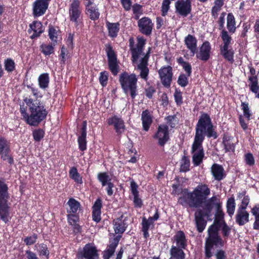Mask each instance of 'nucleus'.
I'll list each match as a JSON object with an SVG mask.
<instances>
[{"instance_id":"nucleus-1","label":"nucleus","mask_w":259,"mask_h":259,"mask_svg":"<svg viewBox=\"0 0 259 259\" xmlns=\"http://www.w3.org/2000/svg\"><path fill=\"white\" fill-rule=\"evenodd\" d=\"M210 194V190L208 186L203 183L199 184L193 191L188 194V203L190 207H201L202 210H197L195 213V220L197 230L201 232L206 226L204 216L208 215L213 207L215 201L217 200L215 196L208 199Z\"/></svg>"},{"instance_id":"nucleus-2","label":"nucleus","mask_w":259,"mask_h":259,"mask_svg":"<svg viewBox=\"0 0 259 259\" xmlns=\"http://www.w3.org/2000/svg\"><path fill=\"white\" fill-rule=\"evenodd\" d=\"M205 136L208 138H217L209 116L207 114L203 113L200 116L196 125L195 135L191 148L193 163L195 166L199 165L204 157V153L202 144Z\"/></svg>"},{"instance_id":"nucleus-3","label":"nucleus","mask_w":259,"mask_h":259,"mask_svg":"<svg viewBox=\"0 0 259 259\" xmlns=\"http://www.w3.org/2000/svg\"><path fill=\"white\" fill-rule=\"evenodd\" d=\"M137 47L134 48V40L133 38L129 40L130 46L132 52L133 62L135 64V69L139 71V76L145 81H147L149 73L148 67L149 52L146 55L143 53V48L145 44V39L142 37H137Z\"/></svg>"},{"instance_id":"nucleus-4","label":"nucleus","mask_w":259,"mask_h":259,"mask_svg":"<svg viewBox=\"0 0 259 259\" xmlns=\"http://www.w3.org/2000/svg\"><path fill=\"white\" fill-rule=\"evenodd\" d=\"M24 101L29 107L30 112L29 117H27V123L30 125H37L46 117L47 111L39 100L26 98Z\"/></svg>"},{"instance_id":"nucleus-5","label":"nucleus","mask_w":259,"mask_h":259,"mask_svg":"<svg viewBox=\"0 0 259 259\" xmlns=\"http://www.w3.org/2000/svg\"><path fill=\"white\" fill-rule=\"evenodd\" d=\"M138 78L134 73L128 74L124 72L119 76V82L124 93L134 99L137 95Z\"/></svg>"},{"instance_id":"nucleus-6","label":"nucleus","mask_w":259,"mask_h":259,"mask_svg":"<svg viewBox=\"0 0 259 259\" xmlns=\"http://www.w3.org/2000/svg\"><path fill=\"white\" fill-rule=\"evenodd\" d=\"M208 237L206 238L205 246L206 257L209 258L212 256V250L213 246H222L224 242L218 235V228L215 225H211L208 230Z\"/></svg>"},{"instance_id":"nucleus-7","label":"nucleus","mask_w":259,"mask_h":259,"mask_svg":"<svg viewBox=\"0 0 259 259\" xmlns=\"http://www.w3.org/2000/svg\"><path fill=\"white\" fill-rule=\"evenodd\" d=\"M9 195L6 184L0 181V218L7 223L10 219L8 200Z\"/></svg>"},{"instance_id":"nucleus-8","label":"nucleus","mask_w":259,"mask_h":259,"mask_svg":"<svg viewBox=\"0 0 259 259\" xmlns=\"http://www.w3.org/2000/svg\"><path fill=\"white\" fill-rule=\"evenodd\" d=\"M78 259H96L98 257L96 247L92 244H87L80 249L77 254Z\"/></svg>"},{"instance_id":"nucleus-9","label":"nucleus","mask_w":259,"mask_h":259,"mask_svg":"<svg viewBox=\"0 0 259 259\" xmlns=\"http://www.w3.org/2000/svg\"><path fill=\"white\" fill-rule=\"evenodd\" d=\"M106 52L108 57V65L110 71L114 75L119 71L116 56L110 45H106Z\"/></svg>"},{"instance_id":"nucleus-10","label":"nucleus","mask_w":259,"mask_h":259,"mask_svg":"<svg viewBox=\"0 0 259 259\" xmlns=\"http://www.w3.org/2000/svg\"><path fill=\"white\" fill-rule=\"evenodd\" d=\"M79 0H72L70 4L69 14L70 19L76 24L78 23V19L81 14Z\"/></svg>"},{"instance_id":"nucleus-11","label":"nucleus","mask_w":259,"mask_h":259,"mask_svg":"<svg viewBox=\"0 0 259 259\" xmlns=\"http://www.w3.org/2000/svg\"><path fill=\"white\" fill-rule=\"evenodd\" d=\"M161 82L165 87H169L170 85L172 78V68L168 66L163 67L158 71Z\"/></svg>"},{"instance_id":"nucleus-12","label":"nucleus","mask_w":259,"mask_h":259,"mask_svg":"<svg viewBox=\"0 0 259 259\" xmlns=\"http://www.w3.org/2000/svg\"><path fill=\"white\" fill-rule=\"evenodd\" d=\"M154 138L157 139L160 145H164L169 139L168 127L164 124L159 125Z\"/></svg>"},{"instance_id":"nucleus-13","label":"nucleus","mask_w":259,"mask_h":259,"mask_svg":"<svg viewBox=\"0 0 259 259\" xmlns=\"http://www.w3.org/2000/svg\"><path fill=\"white\" fill-rule=\"evenodd\" d=\"M51 0H36L33 4V12L34 16L42 15L48 8Z\"/></svg>"},{"instance_id":"nucleus-14","label":"nucleus","mask_w":259,"mask_h":259,"mask_svg":"<svg viewBox=\"0 0 259 259\" xmlns=\"http://www.w3.org/2000/svg\"><path fill=\"white\" fill-rule=\"evenodd\" d=\"M191 0L177 1L175 4L177 12L180 15L186 16L191 12Z\"/></svg>"},{"instance_id":"nucleus-15","label":"nucleus","mask_w":259,"mask_h":259,"mask_svg":"<svg viewBox=\"0 0 259 259\" xmlns=\"http://www.w3.org/2000/svg\"><path fill=\"white\" fill-rule=\"evenodd\" d=\"M153 25L151 20L146 17L143 18L138 21L140 31L145 35L151 34Z\"/></svg>"},{"instance_id":"nucleus-16","label":"nucleus","mask_w":259,"mask_h":259,"mask_svg":"<svg viewBox=\"0 0 259 259\" xmlns=\"http://www.w3.org/2000/svg\"><path fill=\"white\" fill-rule=\"evenodd\" d=\"M249 213L245 209L238 208L235 214V222L239 226H243L249 221Z\"/></svg>"},{"instance_id":"nucleus-17","label":"nucleus","mask_w":259,"mask_h":259,"mask_svg":"<svg viewBox=\"0 0 259 259\" xmlns=\"http://www.w3.org/2000/svg\"><path fill=\"white\" fill-rule=\"evenodd\" d=\"M211 46L209 42L205 41L203 43L200 48L199 53L197 55V58L203 61H207L210 57Z\"/></svg>"},{"instance_id":"nucleus-18","label":"nucleus","mask_w":259,"mask_h":259,"mask_svg":"<svg viewBox=\"0 0 259 259\" xmlns=\"http://www.w3.org/2000/svg\"><path fill=\"white\" fill-rule=\"evenodd\" d=\"M108 124L109 125H113L116 133L118 134H121L125 130L123 120L116 116L109 118L108 119Z\"/></svg>"},{"instance_id":"nucleus-19","label":"nucleus","mask_w":259,"mask_h":259,"mask_svg":"<svg viewBox=\"0 0 259 259\" xmlns=\"http://www.w3.org/2000/svg\"><path fill=\"white\" fill-rule=\"evenodd\" d=\"M120 238V236H117L110 242L107 249L104 251V259H109L113 254L115 249L118 244Z\"/></svg>"},{"instance_id":"nucleus-20","label":"nucleus","mask_w":259,"mask_h":259,"mask_svg":"<svg viewBox=\"0 0 259 259\" xmlns=\"http://www.w3.org/2000/svg\"><path fill=\"white\" fill-rule=\"evenodd\" d=\"M187 242L185 234L182 231H178L174 236V244H175V246L185 248Z\"/></svg>"},{"instance_id":"nucleus-21","label":"nucleus","mask_w":259,"mask_h":259,"mask_svg":"<svg viewBox=\"0 0 259 259\" xmlns=\"http://www.w3.org/2000/svg\"><path fill=\"white\" fill-rule=\"evenodd\" d=\"M185 44L187 48L193 54H195L197 51V39L195 36L189 34L185 38Z\"/></svg>"},{"instance_id":"nucleus-22","label":"nucleus","mask_w":259,"mask_h":259,"mask_svg":"<svg viewBox=\"0 0 259 259\" xmlns=\"http://www.w3.org/2000/svg\"><path fill=\"white\" fill-rule=\"evenodd\" d=\"M102 206V201L101 199H98L95 201L93 206V220L97 223L101 221V209Z\"/></svg>"},{"instance_id":"nucleus-23","label":"nucleus","mask_w":259,"mask_h":259,"mask_svg":"<svg viewBox=\"0 0 259 259\" xmlns=\"http://www.w3.org/2000/svg\"><path fill=\"white\" fill-rule=\"evenodd\" d=\"M29 33L33 32L30 37L33 39L38 36L42 32V25L40 22L34 21L32 24H30V29L28 30Z\"/></svg>"},{"instance_id":"nucleus-24","label":"nucleus","mask_w":259,"mask_h":259,"mask_svg":"<svg viewBox=\"0 0 259 259\" xmlns=\"http://www.w3.org/2000/svg\"><path fill=\"white\" fill-rule=\"evenodd\" d=\"M86 128H87V122L85 121L83 122L82 132L81 136L78 138V142L79 144V149L81 151H84L87 148L86 142Z\"/></svg>"},{"instance_id":"nucleus-25","label":"nucleus","mask_w":259,"mask_h":259,"mask_svg":"<svg viewBox=\"0 0 259 259\" xmlns=\"http://www.w3.org/2000/svg\"><path fill=\"white\" fill-rule=\"evenodd\" d=\"M141 118L143 128L145 131H147L152 121L151 114L148 110L144 111L142 113Z\"/></svg>"},{"instance_id":"nucleus-26","label":"nucleus","mask_w":259,"mask_h":259,"mask_svg":"<svg viewBox=\"0 0 259 259\" xmlns=\"http://www.w3.org/2000/svg\"><path fill=\"white\" fill-rule=\"evenodd\" d=\"M183 249L173 245L170 250V257L169 259H184L185 254Z\"/></svg>"},{"instance_id":"nucleus-27","label":"nucleus","mask_w":259,"mask_h":259,"mask_svg":"<svg viewBox=\"0 0 259 259\" xmlns=\"http://www.w3.org/2000/svg\"><path fill=\"white\" fill-rule=\"evenodd\" d=\"M211 173L215 180H221L224 178V169L223 167L217 164H214L211 168Z\"/></svg>"},{"instance_id":"nucleus-28","label":"nucleus","mask_w":259,"mask_h":259,"mask_svg":"<svg viewBox=\"0 0 259 259\" xmlns=\"http://www.w3.org/2000/svg\"><path fill=\"white\" fill-rule=\"evenodd\" d=\"M153 223L152 218H149L148 219H146L145 218L143 219L142 222V231L145 239H147L149 236L148 231L153 226Z\"/></svg>"},{"instance_id":"nucleus-29","label":"nucleus","mask_w":259,"mask_h":259,"mask_svg":"<svg viewBox=\"0 0 259 259\" xmlns=\"http://www.w3.org/2000/svg\"><path fill=\"white\" fill-rule=\"evenodd\" d=\"M69 208H67L68 213L75 214L80 208V203L74 198H70L67 202Z\"/></svg>"},{"instance_id":"nucleus-30","label":"nucleus","mask_w":259,"mask_h":259,"mask_svg":"<svg viewBox=\"0 0 259 259\" xmlns=\"http://www.w3.org/2000/svg\"><path fill=\"white\" fill-rule=\"evenodd\" d=\"M106 26L108 30L109 35L111 37H115L117 35L119 30V24L118 23H106Z\"/></svg>"},{"instance_id":"nucleus-31","label":"nucleus","mask_w":259,"mask_h":259,"mask_svg":"<svg viewBox=\"0 0 259 259\" xmlns=\"http://www.w3.org/2000/svg\"><path fill=\"white\" fill-rule=\"evenodd\" d=\"M114 230L116 234L123 233L126 228L125 224L120 219H117L114 220Z\"/></svg>"},{"instance_id":"nucleus-32","label":"nucleus","mask_w":259,"mask_h":259,"mask_svg":"<svg viewBox=\"0 0 259 259\" xmlns=\"http://www.w3.org/2000/svg\"><path fill=\"white\" fill-rule=\"evenodd\" d=\"M85 12L87 15L92 20H95L99 18L100 13L98 11V9L96 7L90 6L85 8Z\"/></svg>"},{"instance_id":"nucleus-33","label":"nucleus","mask_w":259,"mask_h":259,"mask_svg":"<svg viewBox=\"0 0 259 259\" xmlns=\"http://www.w3.org/2000/svg\"><path fill=\"white\" fill-rule=\"evenodd\" d=\"M223 144L226 151H234L235 145L233 139L230 137L225 136L223 138Z\"/></svg>"},{"instance_id":"nucleus-34","label":"nucleus","mask_w":259,"mask_h":259,"mask_svg":"<svg viewBox=\"0 0 259 259\" xmlns=\"http://www.w3.org/2000/svg\"><path fill=\"white\" fill-rule=\"evenodd\" d=\"M215 207L217 210V220L216 223L217 225L222 224L223 222H225L224 219V213L221 209V205L220 203L218 202V200L215 201L214 205L213 207Z\"/></svg>"},{"instance_id":"nucleus-35","label":"nucleus","mask_w":259,"mask_h":259,"mask_svg":"<svg viewBox=\"0 0 259 259\" xmlns=\"http://www.w3.org/2000/svg\"><path fill=\"white\" fill-rule=\"evenodd\" d=\"M225 0H214L213 6L211 9L212 16L216 18L218 17V12H220L224 4Z\"/></svg>"},{"instance_id":"nucleus-36","label":"nucleus","mask_w":259,"mask_h":259,"mask_svg":"<svg viewBox=\"0 0 259 259\" xmlns=\"http://www.w3.org/2000/svg\"><path fill=\"white\" fill-rule=\"evenodd\" d=\"M227 27L229 31L233 33L235 32L236 27L235 20L234 16L231 13H229L227 18Z\"/></svg>"},{"instance_id":"nucleus-37","label":"nucleus","mask_w":259,"mask_h":259,"mask_svg":"<svg viewBox=\"0 0 259 259\" xmlns=\"http://www.w3.org/2000/svg\"><path fill=\"white\" fill-rule=\"evenodd\" d=\"M249 87L251 91L256 94V97L259 98V86L257 78L254 76L249 77Z\"/></svg>"},{"instance_id":"nucleus-38","label":"nucleus","mask_w":259,"mask_h":259,"mask_svg":"<svg viewBox=\"0 0 259 259\" xmlns=\"http://www.w3.org/2000/svg\"><path fill=\"white\" fill-rule=\"evenodd\" d=\"M223 44L221 47H229L232 40V37L229 35L228 32L225 29H223L221 35Z\"/></svg>"},{"instance_id":"nucleus-39","label":"nucleus","mask_w":259,"mask_h":259,"mask_svg":"<svg viewBox=\"0 0 259 259\" xmlns=\"http://www.w3.org/2000/svg\"><path fill=\"white\" fill-rule=\"evenodd\" d=\"M35 247L36 248V250L39 252V255L40 256H44L45 258H47L49 256V251L48 249V247L46 244H37L35 246Z\"/></svg>"},{"instance_id":"nucleus-40","label":"nucleus","mask_w":259,"mask_h":259,"mask_svg":"<svg viewBox=\"0 0 259 259\" xmlns=\"http://www.w3.org/2000/svg\"><path fill=\"white\" fill-rule=\"evenodd\" d=\"M221 53L223 57L229 61H232L233 60V51L229 49V47H221Z\"/></svg>"},{"instance_id":"nucleus-41","label":"nucleus","mask_w":259,"mask_h":259,"mask_svg":"<svg viewBox=\"0 0 259 259\" xmlns=\"http://www.w3.org/2000/svg\"><path fill=\"white\" fill-rule=\"evenodd\" d=\"M236 207V203L234 198L231 197L228 199L227 202V213L230 217H232L234 214Z\"/></svg>"},{"instance_id":"nucleus-42","label":"nucleus","mask_w":259,"mask_h":259,"mask_svg":"<svg viewBox=\"0 0 259 259\" xmlns=\"http://www.w3.org/2000/svg\"><path fill=\"white\" fill-rule=\"evenodd\" d=\"M39 85L40 88L45 89L48 87L49 82V75L47 73H43L38 77Z\"/></svg>"},{"instance_id":"nucleus-43","label":"nucleus","mask_w":259,"mask_h":259,"mask_svg":"<svg viewBox=\"0 0 259 259\" xmlns=\"http://www.w3.org/2000/svg\"><path fill=\"white\" fill-rule=\"evenodd\" d=\"M98 179L101 183L102 186H105L109 183H111V179L106 172H101L98 175Z\"/></svg>"},{"instance_id":"nucleus-44","label":"nucleus","mask_w":259,"mask_h":259,"mask_svg":"<svg viewBox=\"0 0 259 259\" xmlns=\"http://www.w3.org/2000/svg\"><path fill=\"white\" fill-rule=\"evenodd\" d=\"M70 177L74 180L77 183L81 184L82 183V178L77 172V169L72 167L69 171Z\"/></svg>"},{"instance_id":"nucleus-45","label":"nucleus","mask_w":259,"mask_h":259,"mask_svg":"<svg viewBox=\"0 0 259 259\" xmlns=\"http://www.w3.org/2000/svg\"><path fill=\"white\" fill-rule=\"evenodd\" d=\"M55 43L52 45L42 44L40 46V49L42 53L45 55H50L54 53V46Z\"/></svg>"},{"instance_id":"nucleus-46","label":"nucleus","mask_w":259,"mask_h":259,"mask_svg":"<svg viewBox=\"0 0 259 259\" xmlns=\"http://www.w3.org/2000/svg\"><path fill=\"white\" fill-rule=\"evenodd\" d=\"M59 33L60 32L58 30L54 27H50L49 29V36L51 40L54 42L53 43L55 44L57 42Z\"/></svg>"},{"instance_id":"nucleus-47","label":"nucleus","mask_w":259,"mask_h":259,"mask_svg":"<svg viewBox=\"0 0 259 259\" xmlns=\"http://www.w3.org/2000/svg\"><path fill=\"white\" fill-rule=\"evenodd\" d=\"M189 160L186 156H183L180 161V171L186 172L189 170Z\"/></svg>"},{"instance_id":"nucleus-48","label":"nucleus","mask_w":259,"mask_h":259,"mask_svg":"<svg viewBox=\"0 0 259 259\" xmlns=\"http://www.w3.org/2000/svg\"><path fill=\"white\" fill-rule=\"evenodd\" d=\"M15 62L11 59H8L5 61V68L8 72H12L15 69Z\"/></svg>"},{"instance_id":"nucleus-49","label":"nucleus","mask_w":259,"mask_h":259,"mask_svg":"<svg viewBox=\"0 0 259 259\" xmlns=\"http://www.w3.org/2000/svg\"><path fill=\"white\" fill-rule=\"evenodd\" d=\"M218 225L222 229L224 236L227 237L230 233L231 228L227 225L226 222H223Z\"/></svg>"},{"instance_id":"nucleus-50","label":"nucleus","mask_w":259,"mask_h":259,"mask_svg":"<svg viewBox=\"0 0 259 259\" xmlns=\"http://www.w3.org/2000/svg\"><path fill=\"white\" fill-rule=\"evenodd\" d=\"M190 76H188L187 75L181 74L179 76L178 82L179 85L181 87H185L188 84V77Z\"/></svg>"},{"instance_id":"nucleus-51","label":"nucleus","mask_w":259,"mask_h":259,"mask_svg":"<svg viewBox=\"0 0 259 259\" xmlns=\"http://www.w3.org/2000/svg\"><path fill=\"white\" fill-rule=\"evenodd\" d=\"M1 158L5 161H7L9 163L12 164L13 163V158L9 155V151H4L0 152Z\"/></svg>"},{"instance_id":"nucleus-52","label":"nucleus","mask_w":259,"mask_h":259,"mask_svg":"<svg viewBox=\"0 0 259 259\" xmlns=\"http://www.w3.org/2000/svg\"><path fill=\"white\" fill-rule=\"evenodd\" d=\"M170 1L169 0H164L162 2L161 11L162 15L165 16L169 8Z\"/></svg>"},{"instance_id":"nucleus-53","label":"nucleus","mask_w":259,"mask_h":259,"mask_svg":"<svg viewBox=\"0 0 259 259\" xmlns=\"http://www.w3.org/2000/svg\"><path fill=\"white\" fill-rule=\"evenodd\" d=\"M44 132L41 130H37L33 131V136L34 140L39 141L44 137Z\"/></svg>"},{"instance_id":"nucleus-54","label":"nucleus","mask_w":259,"mask_h":259,"mask_svg":"<svg viewBox=\"0 0 259 259\" xmlns=\"http://www.w3.org/2000/svg\"><path fill=\"white\" fill-rule=\"evenodd\" d=\"M9 150L8 142L3 138H0V152Z\"/></svg>"},{"instance_id":"nucleus-55","label":"nucleus","mask_w":259,"mask_h":259,"mask_svg":"<svg viewBox=\"0 0 259 259\" xmlns=\"http://www.w3.org/2000/svg\"><path fill=\"white\" fill-rule=\"evenodd\" d=\"M245 160L246 163L250 166L254 164V159L252 154L247 153L245 155Z\"/></svg>"},{"instance_id":"nucleus-56","label":"nucleus","mask_w":259,"mask_h":259,"mask_svg":"<svg viewBox=\"0 0 259 259\" xmlns=\"http://www.w3.org/2000/svg\"><path fill=\"white\" fill-rule=\"evenodd\" d=\"M37 238V235L34 234L31 236L26 237L24 241L26 245H31L36 242Z\"/></svg>"},{"instance_id":"nucleus-57","label":"nucleus","mask_w":259,"mask_h":259,"mask_svg":"<svg viewBox=\"0 0 259 259\" xmlns=\"http://www.w3.org/2000/svg\"><path fill=\"white\" fill-rule=\"evenodd\" d=\"M242 107L244 116L248 120H249L250 114L249 113L248 104L242 103Z\"/></svg>"},{"instance_id":"nucleus-58","label":"nucleus","mask_w":259,"mask_h":259,"mask_svg":"<svg viewBox=\"0 0 259 259\" xmlns=\"http://www.w3.org/2000/svg\"><path fill=\"white\" fill-rule=\"evenodd\" d=\"M174 97L177 104H181L182 103V94L181 92L176 90L174 94Z\"/></svg>"},{"instance_id":"nucleus-59","label":"nucleus","mask_w":259,"mask_h":259,"mask_svg":"<svg viewBox=\"0 0 259 259\" xmlns=\"http://www.w3.org/2000/svg\"><path fill=\"white\" fill-rule=\"evenodd\" d=\"M226 16V13L223 12L221 14L220 17L218 20V24L220 29H224V23H225V17Z\"/></svg>"},{"instance_id":"nucleus-60","label":"nucleus","mask_w":259,"mask_h":259,"mask_svg":"<svg viewBox=\"0 0 259 259\" xmlns=\"http://www.w3.org/2000/svg\"><path fill=\"white\" fill-rule=\"evenodd\" d=\"M214 256L216 259H226V253L222 249H218L214 253Z\"/></svg>"},{"instance_id":"nucleus-61","label":"nucleus","mask_w":259,"mask_h":259,"mask_svg":"<svg viewBox=\"0 0 259 259\" xmlns=\"http://www.w3.org/2000/svg\"><path fill=\"white\" fill-rule=\"evenodd\" d=\"M108 79L107 74L105 72H101L100 73L99 80L101 84L103 86H105L107 83V81Z\"/></svg>"},{"instance_id":"nucleus-62","label":"nucleus","mask_w":259,"mask_h":259,"mask_svg":"<svg viewBox=\"0 0 259 259\" xmlns=\"http://www.w3.org/2000/svg\"><path fill=\"white\" fill-rule=\"evenodd\" d=\"M249 202V198L248 196H245L243 197L241 204L239 206L238 208L245 209H246V207L248 205Z\"/></svg>"},{"instance_id":"nucleus-63","label":"nucleus","mask_w":259,"mask_h":259,"mask_svg":"<svg viewBox=\"0 0 259 259\" xmlns=\"http://www.w3.org/2000/svg\"><path fill=\"white\" fill-rule=\"evenodd\" d=\"M137 188L138 185H137V184L134 181H132L131 182V190L133 196L138 195V191L137 190Z\"/></svg>"},{"instance_id":"nucleus-64","label":"nucleus","mask_w":259,"mask_h":259,"mask_svg":"<svg viewBox=\"0 0 259 259\" xmlns=\"http://www.w3.org/2000/svg\"><path fill=\"white\" fill-rule=\"evenodd\" d=\"M68 221L70 225H75L77 221V218L72 213H69L68 215Z\"/></svg>"}]
</instances>
